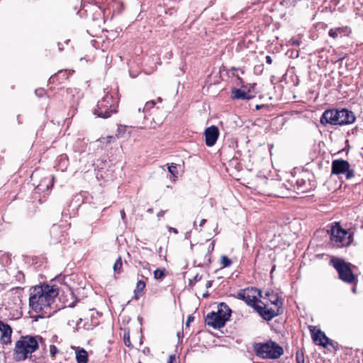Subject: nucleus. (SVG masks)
<instances>
[{
  "label": "nucleus",
  "mask_w": 363,
  "mask_h": 363,
  "mask_svg": "<svg viewBox=\"0 0 363 363\" xmlns=\"http://www.w3.org/2000/svg\"><path fill=\"white\" fill-rule=\"evenodd\" d=\"M255 97V94L250 90L246 89V87L242 86L241 89L232 88L230 91V98L232 100H250Z\"/></svg>",
  "instance_id": "f8f14e48"
},
{
  "label": "nucleus",
  "mask_w": 363,
  "mask_h": 363,
  "mask_svg": "<svg viewBox=\"0 0 363 363\" xmlns=\"http://www.w3.org/2000/svg\"><path fill=\"white\" fill-rule=\"evenodd\" d=\"M118 102L117 98H115L113 94L107 93L98 101L96 108L94 109L93 113L97 117L108 118L113 113H117Z\"/></svg>",
  "instance_id": "423d86ee"
},
{
  "label": "nucleus",
  "mask_w": 363,
  "mask_h": 363,
  "mask_svg": "<svg viewBox=\"0 0 363 363\" xmlns=\"http://www.w3.org/2000/svg\"><path fill=\"white\" fill-rule=\"evenodd\" d=\"M74 306H75V303L74 302H72V303H69L68 305V306L70 307V308H73V307H74Z\"/></svg>",
  "instance_id": "4d7b16f0"
},
{
  "label": "nucleus",
  "mask_w": 363,
  "mask_h": 363,
  "mask_svg": "<svg viewBox=\"0 0 363 363\" xmlns=\"http://www.w3.org/2000/svg\"><path fill=\"white\" fill-rule=\"evenodd\" d=\"M210 296L208 291H206L205 293H203V298H208V296Z\"/></svg>",
  "instance_id": "864d4df0"
},
{
  "label": "nucleus",
  "mask_w": 363,
  "mask_h": 363,
  "mask_svg": "<svg viewBox=\"0 0 363 363\" xmlns=\"http://www.w3.org/2000/svg\"><path fill=\"white\" fill-rule=\"evenodd\" d=\"M264 298H267L269 302H270V299H274V296H272V295L269 296V297H266V296H264Z\"/></svg>",
  "instance_id": "6e6d98bb"
},
{
  "label": "nucleus",
  "mask_w": 363,
  "mask_h": 363,
  "mask_svg": "<svg viewBox=\"0 0 363 363\" xmlns=\"http://www.w3.org/2000/svg\"><path fill=\"white\" fill-rule=\"evenodd\" d=\"M237 78L242 83V78H240V77L237 76Z\"/></svg>",
  "instance_id": "052dcab7"
},
{
  "label": "nucleus",
  "mask_w": 363,
  "mask_h": 363,
  "mask_svg": "<svg viewBox=\"0 0 363 363\" xmlns=\"http://www.w3.org/2000/svg\"><path fill=\"white\" fill-rule=\"evenodd\" d=\"M330 262L338 272L339 278L342 281L348 284L355 282L357 279L352 271L350 263L337 257L332 258Z\"/></svg>",
  "instance_id": "6e6552de"
},
{
  "label": "nucleus",
  "mask_w": 363,
  "mask_h": 363,
  "mask_svg": "<svg viewBox=\"0 0 363 363\" xmlns=\"http://www.w3.org/2000/svg\"><path fill=\"white\" fill-rule=\"evenodd\" d=\"M264 70V65H257L254 67V72L257 74H261L263 72Z\"/></svg>",
  "instance_id": "f704fd0d"
},
{
  "label": "nucleus",
  "mask_w": 363,
  "mask_h": 363,
  "mask_svg": "<svg viewBox=\"0 0 363 363\" xmlns=\"http://www.w3.org/2000/svg\"><path fill=\"white\" fill-rule=\"evenodd\" d=\"M51 242L53 244L61 242L65 239V231L61 225L54 224L50 231Z\"/></svg>",
  "instance_id": "dca6fc26"
},
{
  "label": "nucleus",
  "mask_w": 363,
  "mask_h": 363,
  "mask_svg": "<svg viewBox=\"0 0 363 363\" xmlns=\"http://www.w3.org/2000/svg\"><path fill=\"white\" fill-rule=\"evenodd\" d=\"M206 222V219H201V221H200V223H199V226H203Z\"/></svg>",
  "instance_id": "603ef678"
},
{
  "label": "nucleus",
  "mask_w": 363,
  "mask_h": 363,
  "mask_svg": "<svg viewBox=\"0 0 363 363\" xmlns=\"http://www.w3.org/2000/svg\"><path fill=\"white\" fill-rule=\"evenodd\" d=\"M147 213H153V208H148V209H147Z\"/></svg>",
  "instance_id": "bf43d9fd"
},
{
  "label": "nucleus",
  "mask_w": 363,
  "mask_h": 363,
  "mask_svg": "<svg viewBox=\"0 0 363 363\" xmlns=\"http://www.w3.org/2000/svg\"><path fill=\"white\" fill-rule=\"evenodd\" d=\"M164 213H165V211H162H162H160L157 213V217H158V218L163 217V216H164Z\"/></svg>",
  "instance_id": "3c124183"
},
{
  "label": "nucleus",
  "mask_w": 363,
  "mask_h": 363,
  "mask_svg": "<svg viewBox=\"0 0 363 363\" xmlns=\"http://www.w3.org/2000/svg\"><path fill=\"white\" fill-rule=\"evenodd\" d=\"M355 119L354 113L347 108H332L323 113L320 122L323 125H344L353 123Z\"/></svg>",
  "instance_id": "7ed1b4c3"
},
{
  "label": "nucleus",
  "mask_w": 363,
  "mask_h": 363,
  "mask_svg": "<svg viewBox=\"0 0 363 363\" xmlns=\"http://www.w3.org/2000/svg\"><path fill=\"white\" fill-rule=\"evenodd\" d=\"M205 143L208 147L213 146L219 136V130L216 125H211L204 131Z\"/></svg>",
  "instance_id": "4468645a"
},
{
  "label": "nucleus",
  "mask_w": 363,
  "mask_h": 363,
  "mask_svg": "<svg viewBox=\"0 0 363 363\" xmlns=\"http://www.w3.org/2000/svg\"><path fill=\"white\" fill-rule=\"evenodd\" d=\"M150 351V349L149 348H146L145 350H144V352H149Z\"/></svg>",
  "instance_id": "e2e57ef3"
},
{
  "label": "nucleus",
  "mask_w": 363,
  "mask_h": 363,
  "mask_svg": "<svg viewBox=\"0 0 363 363\" xmlns=\"http://www.w3.org/2000/svg\"><path fill=\"white\" fill-rule=\"evenodd\" d=\"M274 296V299H270V303L277 307V309L267 308L266 305L261 306H255V311L265 320L270 321L274 317L281 315L284 313L283 299L273 290H268L265 292L266 297Z\"/></svg>",
  "instance_id": "20e7f679"
},
{
  "label": "nucleus",
  "mask_w": 363,
  "mask_h": 363,
  "mask_svg": "<svg viewBox=\"0 0 363 363\" xmlns=\"http://www.w3.org/2000/svg\"><path fill=\"white\" fill-rule=\"evenodd\" d=\"M154 278L155 279H162L166 275V269L164 268H157L154 271Z\"/></svg>",
  "instance_id": "a878e982"
},
{
  "label": "nucleus",
  "mask_w": 363,
  "mask_h": 363,
  "mask_svg": "<svg viewBox=\"0 0 363 363\" xmlns=\"http://www.w3.org/2000/svg\"><path fill=\"white\" fill-rule=\"evenodd\" d=\"M232 264V261L225 255L221 256V264L223 267H228Z\"/></svg>",
  "instance_id": "473e14b6"
},
{
  "label": "nucleus",
  "mask_w": 363,
  "mask_h": 363,
  "mask_svg": "<svg viewBox=\"0 0 363 363\" xmlns=\"http://www.w3.org/2000/svg\"><path fill=\"white\" fill-rule=\"evenodd\" d=\"M155 104L154 101L147 102L143 108V111L145 112L146 109L149 108L150 107L154 106Z\"/></svg>",
  "instance_id": "4c0bfd02"
},
{
  "label": "nucleus",
  "mask_w": 363,
  "mask_h": 363,
  "mask_svg": "<svg viewBox=\"0 0 363 363\" xmlns=\"http://www.w3.org/2000/svg\"><path fill=\"white\" fill-rule=\"evenodd\" d=\"M266 62L269 65H271L272 63V58L269 55L266 56Z\"/></svg>",
  "instance_id": "a18cd8bd"
},
{
  "label": "nucleus",
  "mask_w": 363,
  "mask_h": 363,
  "mask_svg": "<svg viewBox=\"0 0 363 363\" xmlns=\"http://www.w3.org/2000/svg\"><path fill=\"white\" fill-rule=\"evenodd\" d=\"M91 11L94 13L91 15V21L95 25L100 26V23L104 21V10L96 5L91 6Z\"/></svg>",
  "instance_id": "a211bd4d"
},
{
  "label": "nucleus",
  "mask_w": 363,
  "mask_h": 363,
  "mask_svg": "<svg viewBox=\"0 0 363 363\" xmlns=\"http://www.w3.org/2000/svg\"><path fill=\"white\" fill-rule=\"evenodd\" d=\"M252 348L256 356L262 359H277L284 353L282 347L271 340L267 342H254Z\"/></svg>",
  "instance_id": "39448f33"
},
{
  "label": "nucleus",
  "mask_w": 363,
  "mask_h": 363,
  "mask_svg": "<svg viewBox=\"0 0 363 363\" xmlns=\"http://www.w3.org/2000/svg\"><path fill=\"white\" fill-rule=\"evenodd\" d=\"M202 279V276L199 275V274H196L193 279L189 280L188 286L189 288H193V286L195 285V284L199 281H201Z\"/></svg>",
  "instance_id": "c756f323"
},
{
  "label": "nucleus",
  "mask_w": 363,
  "mask_h": 363,
  "mask_svg": "<svg viewBox=\"0 0 363 363\" xmlns=\"http://www.w3.org/2000/svg\"><path fill=\"white\" fill-rule=\"evenodd\" d=\"M145 288V282L143 280H139L137 282L136 288L134 290V296L133 299L138 300L143 294V292Z\"/></svg>",
  "instance_id": "4be33fe9"
},
{
  "label": "nucleus",
  "mask_w": 363,
  "mask_h": 363,
  "mask_svg": "<svg viewBox=\"0 0 363 363\" xmlns=\"http://www.w3.org/2000/svg\"><path fill=\"white\" fill-rule=\"evenodd\" d=\"M99 324V321L98 320V317L95 316L94 314L91 316V324L87 326V329H93L96 327Z\"/></svg>",
  "instance_id": "2f4dec72"
},
{
  "label": "nucleus",
  "mask_w": 363,
  "mask_h": 363,
  "mask_svg": "<svg viewBox=\"0 0 363 363\" xmlns=\"http://www.w3.org/2000/svg\"><path fill=\"white\" fill-rule=\"evenodd\" d=\"M328 233L330 234V242L335 247H347L352 242V235L343 229L339 223H335L328 230Z\"/></svg>",
  "instance_id": "0eeeda50"
},
{
  "label": "nucleus",
  "mask_w": 363,
  "mask_h": 363,
  "mask_svg": "<svg viewBox=\"0 0 363 363\" xmlns=\"http://www.w3.org/2000/svg\"><path fill=\"white\" fill-rule=\"evenodd\" d=\"M54 177H45L40 180L38 185L35 187V191L38 193H45L49 191L53 186Z\"/></svg>",
  "instance_id": "f3484780"
},
{
  "label": "nucleus",
  "mask_w": 363,
  "mask_h": 363,
  "mask_svg": "<svg viewBox=\"0 0 363 363\" xmlns=\"http://www.w3.org/2000/svg\"><path fill=\"white\" fill-rule=\"evenodd\" d=\"M123 341L124 344L126 347L129 348H133V346L131 344L130 340V332L129 331H125L123 334Z\"/></svg>",
  "instance_id": "c85d7f7f"
},
{
  "label": "nucleus",
  "mask_w": 363,
  "mask_h": 363,
  "mask_svg": "<svg viewBox=\"0 0 363 363\" xmlns=\"http://www.w3.org/2000/svg\"><path fill=\"white\" fill-rule=\"evenodd\" d=\"M39 343H44V340L40 336H21L16 342L13 350V359L16 362L26 360L29 354H31L39 348Z\"/></svg>",
  "instance_id": "f03ea898"
},
{
  "label": "nucleus",
  "mask_w": 363,
  "mask_h": 363,
  "mask_svg": "<svg viewBox=\"0 0 363 363\" xmlns=\"http://www.w3.org/2000/svg\"><path fill=\"white\" fill-rule=\"evenodd\" d=\"M138 320H139L140 322H141V320H142V318L138 317Z\"/></svg>",
  "instance_id": "0e129e2a"
},
{
  "label": "nucleus",
  "mask_w": 363,
  "mask_h": 363,
  "mask_svg": "<svg viewBox=\"0 0 363 363\" xmlns=\"http://www.w3.org/2000/svg\"><path fill=\"white\" fill-rule=\"evenodd\" d=\"M213 282V280H209V281H208L206 282V288H208H208H211V287L212 286Z\"/></svg>",
  "instance_id": "09e8293b"
},
{
  "label": "nucleus",
  "mask_w": 363,
  "mask_h": 363,
  "mask_svg": "<svg viewBox=\"0 0 363 363\" xmlns=\"http://www.w3.org/2000/svg\"><path fill=\"white\" fill-rule=\"evenodd\" d=\"M175 356L174 354L169 355L167 363H174Z\"/></svg>",
  "instance_id": "c03bdc74"
},
{
  "label": "nucleus",
  "mask_w": 363,
  "mask_h": 363,
  "mask_svg": "<svg viewBox=\"0 0 363 363\" xmlns=\"http://www.w3.org/2000/svg\"><path fill=\"white\" fill-rule=\"evenodd\" d=\"M69 164L68 157L66 155H61L57 159V166L61 171H64L67 169Z\"/></svg>",
  "instance_id": "5701e85b"
},
{
  "label": "nucleus",
  "mask_w": 363,
  "mask_h": 363,
  "mask_svg": "<svg viewBox=\"0 0 363 363\" xmlns=\"http://www.w3.org/2000/svg\"><path fill=\"white\" fill-rule=\"evenodd\" d=\"M274 268H275V267H272V270H271V273H272V272H273V271H274Z\"/></svg>",
  "instance_id": "69168bd1"
},
{
  "label": "nucleus",
  "mask_w": 363,
  "mask_h": 363,
  "mask_svg": "<svg viewBox=\"0 0 363 363\" xmlns=\"http://www.w3.org/2000/svg\"><path fill=\"white\" fill-rule=\"evenodd\" d=\"M35 93L37 96L43 97L45 94V91L44 90V89L39 88L35 89Z\"/></svg>",
  "instance_id": "e433bc0d"
},
{
  "label": "nucleus",
  "mask_w": 363,
  "mask_h": 363,
  "mask_svg": "<svg viewBox=\"0 0 363 363\" xmlns=\"http://www.w3.org/2000/svg\"><path fill=\"white\" fill-rule=\"evenodd\" d=\"M296 363H304V352L303 350H298L296 352Z\"/></svg>",
  "instance_id": "cd10ccee"
},
{
  "label": "nucleus",
  "mask_w": 363,
  "mask_h": 363,
  "mask_svg": "<svg viewBox=\"0 0 363 363\" xmlns=\"http://www.w3.org/2000/svg\"><path fill=\"white\" fill-rule=\"evenodd\" d=\"M122 265H123L122 258H121V257H118L113 264V271L116 273L120 274L121 272Z\"/></svg>",
  "instance_id": "bb28decb"
},
{
  "label": "nucleus",
  "mask_w": 363,
  "mask_h": 363,
  "mask_svg": "<svg viewBox=\"0 0 363 363\" xmlns=\"http://www.w3.org/2000/svg\"><path fill=\"white\" fill-rule=\"evenodd\" d=\"M311 337L315 345L326 347L328 345H332V340L328 338L324 332L320 330H311Z\"/></svg>",
  "instance_id": "ddd939ff"
},
{
  "label": "nucleus",
  "mask_w": 363,
  "mask_h": 363,
  "mask_svg": "<svg viewBox=\"0 0 363 363\" xmlns=\"http://www.w3.org/2000/svg\"><path fill=\"white\" fill-rule=\"evenodd\" d=\"M291 45L294 46H298L301 42L298 40L291 39Z\"/></svg>",
  "instance_id": "37998d69"
},
{
  "label": "nucleus",
  "mask_w": 363,
  "mask_h": 363,
  "mask_svg": "<svg viewBox=\"0 0 363 363\" xmlns=\"http://www.w3.org/2000/svg\"><path fill=\"white\" fill-rule=\"evenodd\" d=\"M168 228H169V232H172L174 234H177L178 233V230L177 228H172V227H168Z\"/></svg>",
  "instance_id": "de8ad7c7"
},
{
  "label": "nucleus",
  "mask_w": 363,
  "mask_h": 363,
  "mask_svg": "<svg viewBox=\"0 0 363 363\" xmlns=\"http://www.w3.org/2000/svg\"><path fill=\"white\" fill-rule=\"evenodd\" d=\"M352 33V30L348 26H341L330 28L328 31V35L335 39L337 40L343 37L349 36Z\"/></svg>",
  "instance_id": "2eb2a0df"
},
{
  "label": "nucleus",
  "mask_w": 363,
  "mask_h": 363,
  "mask_svg": "<svg viewBox=\"0 0 363 363\" xmlns=\"http://www.w3.org/2000/svg\"><path fill=\"white\" fill-rule=\"evenodd\" d=\"M307 182L308 181L303 177L297 178V179L296 181V187L295 188H296V190L297 191L298 194L304 193V192L308 191L309 188H308V184Z\"/></svg>",
  "instance_id": "412c9836"
},
{
  "label": "nucleus",
  "mask_w": 363,
  "mask_h": 363,
  "mask_svg": "<svg viewBox=\"0 0 363 363\" xmlns=\"http://www.w3.org/2000/svg\"><path fill=\"white\" fill-rule=\"evenodd\" d=\"M58 294V288L55 285L43 284L33 286L29 296V307L35 313H39L50 307Z\"/></svg>",
  "instance_id": "f257e3e1"
},
{
  "label": "nucleus",
  "mask_w": 363,
  "mask_h": 363,
  "mask_svg": "<svg viewBox=\"0 0 363 363\" xmlns=\"http://www.w3.org/2000/svg\"><path fill=\"white\" fill-rule=\"evenodd\" d=\"M224 313H229L230 317L232 311L225 303L221 302L218 305V311L215 312V313L223 315Z\"/></svg>",
  "instance_id": "393cba45"
},
{
  "label": "nucleus",
  "mask_w": 363,
  "mask_h": 363,
  "mask_svg": "<svg viewBox=\"0 0 363 363\" xmlns=\"http://www.w3.org/2000/svg\"><path fill=\"white\" fill-rule=\"evenodd\" d=\"M168 171L172 175L176 176V174H177V165L172 163L171 165L168 167Z\"/></svg>",
  "instance_id": "c9c22d12"
},
{
  "label": "nucleus",
  "mask_w": 363,
  "mask_h": 363,
  "mask_svg": "<svg viewBox=\"0 0 363 363\" xmlns=\"http://www.w3.org/2000/svg\"><path fill=\"white\" fill-rule=\"evenodd\" d=\"M57 353H59V350L57 347L54 345H51L50 346V356L54 358Z\"/></svg>",
  "instance_id": "72a5a7b5"
},
{
  "label": "nucleus",
  "mask_w": 363,
  "mask_h": 363,
  "mask_svg": "<svg viewBox=\"0 0 363 363\" xmlns=\"http://www.w3.org/2000/svg\"><path fill=\"white\" fill-rule=\"evenodd\" d=\"M229 319V313H224L223 315H219L215 313V311H211L206 315V323L208 325L211 326L214 329H220L225 326Z\"/></svg>",
  "instance_id": "9b49d317"
},
{
  "label": "nucleus",
  "mask_w": 363,
  "mask_h": 363,
  "mask_svg": "<svg viewBox=\"0 0 363 363\" xmlns=\"http://www.w3.org/2000/svg\"><path fill=\"white\" fill-rule=\"evenodd\" d=\"M121 218L125 220V211L123 209H122L121 211Z\"/></svg>",
  "instance_id": "8fccbe9b"
},
{
  "label": "nucleus",
  "mask_w": 363,
  "mask_h": 363,
  "mask_svg": "<svg viewBox=\"0 0 363 363\" xmlns=\"http://www.w3.org/2000/svg\"><path fill=\"white\" fill-rule=\"evenodd\" d=\"M331 174L335 175L345 174L347 179H350L354 176V172L353 169H350L349 162L342 159L333 160Z\"/></svg>",
  "instance_id": "1a4fd4ad"
},
{
  "label": "nucleus",
  "mask_w": 363,
  "mask_h": 363,
  "mask_svg": "<svg viewBox=\"0 0 363 363\" xmlns=\"http://www.w3.org/2000/svg\"><path fill=\"white\" fill-rule=\"evenodd\" d=\"M214 246H215V242H214V241H213L208 246V252H207L206 257L209 256L211 252L214 250Z\"/></svg>",
  "instance_id": "58836bf2"
},
{
  "label": "nucleus",
  "mask_w": 363,
  "mask_h": 363,
  "mask_svg": "<svg viewBox=\"0 0 363 363\" xmlns=\"http://www.w3.org/2000/svg\"><path fill=\"white\" fill-rule=\"evenodd\" d=\"M150 351V349L149 348H146L145 350H144V352H149Z\"/></svg>",
  "instance_id": "680f3d73"
},
{
  "label": "nucleus",
  "mask_w": 363,
  "mask_h": 363,
  "mask_svg": "<svg viewBox=\"0 0 363 363\" xmlns=\"http://www.w3.org/2000/svg\"><path fill=\"white\" fill-rule=\"evenodd\" d=\"M297 0H281L280 4L287 8L294 7L296 6Z\"/></svg>",
  "instance_id": "7c9ffc66"
},
{
  "label": "nucleus",
  "mask_w": 363,
  "mask_h": 363,
  "mask_svg": "<svg viewBox=\"0 0 363 363\" xmlns=\"http://www.w3.org/2000/svg\"><path fill=\"white\" fill-rule=\"evenodd\" d=\"M141 108H138V112H140L141 111Z\"/></svg>",
  "instance_id": "774afa93"
},
{
  "label": "nucleus",
  "mask_w": 363,
  "mask_h": 363,
  "mask_svg": "<svg viewBox=\"0 0 363 363\" xmlns=\"http://www.w3.org/2000/svg\"><path fill=\"white\" fill-rule=\"evenodd\" d=\"M264 106V105H256L255 106V109L256 110H260L262 107Z\"/></svg>",
  "instance_id": "5fc2aeb1"
},
{
  "label": "nucleus",
  "mask_w": 363,
  "mask_h": 363,
  "mask_svg": "<svg viewBox=\"0 0 363 363\" xmlns=\"http://www.w3.org/2000/svg\"><path fill=\"white\" fill-rule=\"evenodd\" d=\"M252 289H254L255 290H252V292H257V296L259 298H263V296H262V291L259 289H257L256 287H253L252 286Z\"/></svg>",
  "instance_id": "a19ab883"
},
{
  "label": "nucleus",
  "mask_w": 363,
  "mask_h": 363,
  "mask_svg": "<svg viewBox=\"0 0 363 363\" xmlns=\"http://www.w3.org/2000/svg\"><path fill=\"white\" fill-rule=\"evenodd\" d=\"M11 333L12 328L9 325L6 323L2 325V330H1V340L4 344L8 345L11 343Z\"/></svg>",
  "instance_id": "6ab92c4d"
},
{
  "label": "nucleus",
  "mask_w": 363,
  "mask_h": 363,
  "mask_svg": "<svg viewBox=\"0 0 363 363\" xmlns=\"http://www.w3.org/2000/svg\"><path fill=\"white\" fill-rule=\"evenodd\" d=\"M76 359L77 363H87L88 362V353L82 348L76 352Z\"/></svg>",
  "instance_id": "b1692460"
},
{
  "label": "nucleus",
  "mask_w": 363,
  "mask_h": 363,
  "mask_svg": "<svg viewBox=\"0 0 363 363\" xmlns=\"http://www.w3.org/2000/svg\"><path fill=\"white\" fill-rule=\"evenodd\" d=\"M252 290H255L252 289V286L247 287L240 289L237 294H231L230 296L239 300L243 301L248 306H250L255 309V307L257 306L258 302H262L255 294H250V293L252 292Z\"/></svg>",
  "instance_id": "9d476101"
},
{
  "label": "nucleus",
  "mask_w": 363,
  "mask_h": 363,
  "mask_svg": "<svg viewBox=\"0 0 363 363\" xmlns=\"http://www.w3.org/2000/svg\"><path fill=\"white\" fill-rule=\"evenodd\" d=\"M57 75L58 76H60L62 75L63 77H65V79H67L68 77L67 75V73L66 72H62V71H60L58 73H57Z\"/></svg>",
  "instance_id": "49530a36"
},
{
  "label": "nucleus",
  "mask_w": 363,
  "mask_h": 363,
  "mask_svg": "<svg viewBox=\"0 0 363 363\" xmlns=\"http://www.w3.org/2000/svg\"><path fill=\"white\" fill-rule=\"evenodd\" d=\"M202 266H203V264H198V267H202Z\"/></svg>",
  "instance_id": "338daca9"
},
{
  "label": "nucleus",
  "mask_w": 363,
  "mask_h": 363,
  "mask_svg": "<svg viewBox=\"0 0 363 363\" xmlns=\"http://www.w3.org/2000/svg\"><path fill=\"white\" fill-rule=\"evenodd\" d=\"M55 77V75H53V76L50 77L48 82L50 83H51L52 80H54Z\"/></svg>",
  "instance_id": "13d9d810"
},
{
  "label": "nucleus",
  "mask_w": 363,
  "mask_h": 363,
  "mask_svg": "<svg viewBox=\"0 0 363 363\" xmlns=\"http://www.w3.org/2000/svg\"><path fill=\"white\" fill-rule=\"evenodd\" d=\"M16 278L19 281H24V274L19 271L18 272V274H16Z\"/></svg>",
  "instance_id": "ea45409f"
},
{
  "label": "nucleus",
  "mask_w": 363,
  "mask_h": 363,
  "mask_svg": "<svg viewBox=\"0 0 363 363\" xmlns=\"http://www.w3.org/2000/svg\"><path fill=\"white\" fill-rule=\"evenodd\" d=\"M194 320V317L192 315H189L187 318L186 322V326H189L190 323H191Z\"/></svg>",
  "instance_id": "79ce46f5"
},
{
  "label": "nucleus",
  "mask_w": 363,
  "mask_h": 363,
  "mask_svg": "<svg viewBox=\"0 0 363 363\" xmlns=\"http://www.w3.org/2000/svg\"><path fill=\"white\" fill-rule=\"evenodd\" d=\"M11 295L13 296V303L16 306H20L22 303V298L23 296V289L20 287H16L15 289H12Z\"/></svg>",
  "instance_id": "aec40b11"
}]
</instances>
